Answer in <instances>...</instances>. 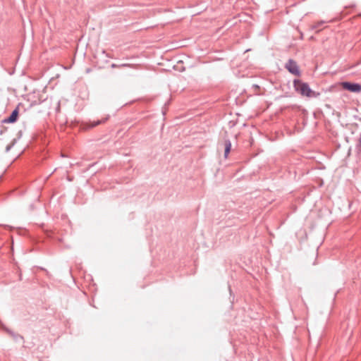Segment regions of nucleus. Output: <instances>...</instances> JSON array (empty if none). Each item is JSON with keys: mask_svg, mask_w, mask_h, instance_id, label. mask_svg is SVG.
I'll list each match as a JSON object with an SVG mask.
<instances>
[{"mask_svg": "<svg viewBox=\"0 0 361 361\" xmlns=\"http://www.w3.org/2000/svg\"><path fill=\"white\" fill-rule=\"evenodd\" d=\"M293 87L298 93L303 97L317 98L320 95L319 92L312 90L307 82L299 79L293 80Z\"/></svg>", "mask_w": 361, "mask_h": 361, "instance_id": "f257e3e1", "label": "nucleus"}, {"mask_svg": "<svg viewBox=\"0 0 361 361\" xmlns=\"http://www.w3.org/2000/svg\"><path fill=\"white\" fill-rule=\"evenodd\" d=\"M285 68L294 75L300 76L301 75L299 66L297 62L293 59H288L285 64Z\"/></svg>", "mask_w": 361, "mask_h": 361, "instance_id": "f03ea898", "label": "nucleus"}, {"mask_svg": "<svg viewBox=\"0 0 361 361\" xmlns=\"http://www.w3.org/2000/svg\"><path fill=\"white\" fill-rule=\"evenodd\" d=\"M341 87L351 92H360L361 91V85L350 82H342Z\"/></svg>", "mask_w": 361, "mask_h": 361, "instance_id": "7ed1b4c3", "label": "nucleus"}, {"mask_svg": "<svg viewBox=\"0 0 361 361\" xmlns=\"http://www.w3.org/2000/svg\"><path fill=\"white\" fill-rule=\"evenodd\" d=\"M109 119V116L94 121H90L89 123H84L83 128L85 130H88L92 128H94L100 124L104 123Z\"/></svg>", "mask_w": 361, "mask_h": 361, "instance_id": "20e7f679", "label": "nucleus"}, {"mask_svg": "<svg viewBox=\"0 0 361 361\" xmlns=\"http://www.w3.org/2000/svg\"><path fill=\"white\" fill-rule=\"evenodd\" d=\"M18 108H16L11 113V114L6 118H5L3 122L5 123H15L18 117Z\"/></svg>", "mask_w": 361, "mask_h": 361, "instance_id": "39448f33", "label": "nucleus"}, {"mask_svg": "<svg viewBox=\"0 0 361 361\" xmlns=\"http://www.w3.org/2000/svg\"><path fill=\"white\" fill-rule=\"evenodd\" d=\"M224 157L225 158H227L228 154H229L231 149V142L229 140H225L224 141Z\"/></svg>", "mask_w": 361, "mask_h": 361, "instance_id": "423d86ee", "label": "nucleus"}, {"mask_svg": "<svg viewBox=\"0 0 361 361\" xmlns=\"http://www.w3.org/2000/svg\"><path fill=\"white\" fill-rule=\"evenodd\" d=\"M137 65H133V64H129V63H122V64H116V63H112L111 65V67L112 68H124V67H130V68H137Z\"/></svg>", "mask_w": 361, "mask_h": 361, "instance_id": "0eeeda50", "label": "nucleus"}, {"mask_svg": "<svg viewBox=\"0 0 361 361\" xmlns=\"http://www.w3.org/2000/svg\"><path fill=\"white\" fill-rule=\"evenodd\" d=\"M15 143L16 139L13 140V141L6 147V152H8L11 150V149L14 146Z\"/></svg>", "mask_w": 361, "mask_h": 361, "instance_id": "6e6552de", "label": "nucleus"}, {"mask_svg": "<svg viewBox=\"0 0 361 361\" xmlns=\"http://www.w3.org/2000/svg\"><path fill=\"white\" fill-rule=\"evenodd\" d=\"M324 23V21H320V22H318L317 23L312 25L311 27V29L312 30H315V29H318L321 25H322Z\"/></svg>", "mask_w": 361, "mask_h": 361, "instance_id": "1a4fd4ad", "label": "nucleus"}, {"mask_svg": "<svg viewBox=\"0 0 361 361\" xmlns=\"http://www.w3.org/2000/svg\"><path fill=\"white\" fill-rule=\"evenodd\" d=\"M357 147L361 150V133L358 140Z\"/></svg>", "mask_w": 361, "mask_h": 361, "instance_id": "9d476101", "label": "nucleus"}, {"mask_svg": "<svg viewBox=\"0 0 361 361\" xmlns=\"http://www.w3.org/2000/svg\"><path fill=\"white\" fill-rule=\"evenodd\" d=\"M103 54H106V56L107 57L113 58V56H111V54H106V51H103Z\"/></svg>", "mask_w": 361, "mask_h": 361, "instance_id": "9b49d317", "label": "nucleus"}]
</instances>
